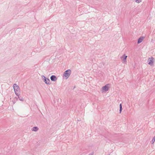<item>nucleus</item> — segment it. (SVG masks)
Here are the masks:
<instances>
[{"mask_svg":"<svg viewBox=\"0 0 155 155\" xmlns=\"http://www.w3.org/2000/svg\"><path fill=\"white\" fill-rule=\"evenodd\" d=\"M13 87L15 94L16 95H18L20 92V90L19 87L15 84H13Z\"/></svg>","mask_w":155,"mask_h":155,"instance_id":"obj_1","label":"nucleus"},{"mask_svg":"<svg viewBox=\"0 0 155 155\" xmlns=\"http://www.w3.org/2000/svg\"><path fill=\"white\" fill-rule=\"evenodd\" d=\"M71 73V71L70 69L66 71L64 73V76L67 79L69 77Z\"/></svg>","mask_w":155,"mask_h":155,"instance_id":"obj_2","label":"nucleus"},{"mask_svg":"<svg viewBox=\"0 0 155 155\" xmlns=\"http://www.w3.org/2000/svg\"><path fill=\"white\" fill-rule=\"evenodd\" d=\"M109 87V84H107L105 86H103L102 87V89L101 90V91L102 92H103L104 91H108L109 88L108 87Z\"/></svg>","mask_w":155,"mask_h":155,"instance_id":"obj_3","label":"nucleus"},{"mask_svg":"<svg viewBox=\"0 0 155 155\" xmlns=\"http://www.w3.org/2000/svg\"><path fill=\"white\" fill-rule=\"evenodd\" d=\"M148 61H149L148 64L151 66L152 65L154 61V58L152 57L150 58H149Z\"/></svg>","mask_w":155,"mask_h":155,"instance_id":"obj_4","label":"nucleus"},{"mask_svg":"<svg viewBox=\"0 0 155 155\" xmlns=\"http://www.w3.org/2000/svg\"><path fill=\"white\" fill-rule=\"evenodd\" d=\"M42 77L44 80V82L46 84H50V80L49 79L46 78L44 75H43Z\"/></svg>","mask_w":155,"mask_h":155,"instance_id":"obj_5","label":"nucleus"},{"mask_svg":"<svg viewBox=\"0 0 155 155\" xmlns=\"http://www.w3.org/2000/svg\"><path fill=\"white\" fill-rule=\"evenodd\" d=\"M127 57V56H125V54H124L121 57V58H123V63H125L126 62V59Z\"/></svg>","mask_w":155,"mask_h":155,"instance_id":"obj_6","label":"nucleus"},{"mask_svg":"<svg viewBox=\"0 0 155 155\" xmlns=\"http://www.w3.org/2000/svg\"><path fill=\"white\" fill-rule=\"evenodd\" d=\"M50 79L52 81H55L57 80V78L55 75H52Z\"/></svg>","mask_w":155,"mask_h":155,"instance_id":"obj_7","label":"nucleus"},{"mask_svg":"<svg viewBox=\"0 0 155 155\" xmlns=\"http://www.w3.org/2000/svg\"><path fill=\"white\" fill-rule=\"evenodd\" d=\"M144 38L143 37H140V38L138 40L137 43L139 44L141 43L143 40Z\"/></svg>","mask_w":155,"mask_h":155,"instance_id":"obj_8","label":"nucleus"},{"mask_svg":"<svg viewBox=\"0 0 155 155\" xmlns=\"http://www.w3.org/2000/svg\"><path fill=\"white\" fill-rule=\"evenodd\" d=\"M38 130V128L37 127H33L32 128L31 130L32 131H37Z\"/></svg>","mask_w":155,"mask_h":155,"instance_id":"obj_9","label":"nucleus"},{"mask_svg":"<svg viewBox=\"0 0 155 155\" xmlns=\"http://www.w3.org/2000/svg\"><path fill=\"white\" fill-rule=\"evenodd\" d=\"M20 95V93L19 94V95H17L18 96V98L20 101H23L24 100V98L23 97L19 96V95Z\"/></svg>","mask_w":155,"mask_h":155,"instance_id":"obj_10","label":"nucleus"},{"mask_svg":"<svg viewBox=\"0 0 155 155\" xmlns=\"http://www.w3.org/2000/svg\"><path fill=\"white\" fill-rule=\"evenodd\" d=\"M122 110V104H120V110H119L120 113H121V111Z\"/></svg>","mask_w":155,"mask_h":155,"instance_id":"obj_11","label":"nucleus"},{"mask_svg":"<svg viewBox=\"0 0 155 155\" xmlns=\"http://www.w3.org/2000/svg\"><path fill=\"white\" fill-rule=\"evenodd\" d=\"M155 141V136L153 137V138L152 139V143H153Z\"/></svg>","mask_w":155,"mask_h":155,"instance_id":"obj_12","label":"nucleus"},{"mask_svg":"<svg viewBox=\"0 0 155 155\" xmlns=\"http://www.w3.org/2000/svg\"><path fill=\"white\" fill-rule=\"evenodd\" d=\"M135 2L137 3H139L141 2V0H135Z\"/></svg>","mask_w":155,"mask_h":155,"instance_id":"obj_13","label":"nucleus"},{"mask_svg":"<svg viewBox=\"0 0 155 155\" xmlns=\"http://www.w3.org/2000/svg\"><path fill=\"white\" fill-rule=\"evenodd\" d=\"M94 153L93 152H91V153H90L88 155H93Z\"/></svg>","mask_w":155,"mask_h":155,"instance_id":"obj_14","label":"nucleus"},{"mask_svg":"<svg viewBox=\"0 0 155 155\" xmlns=\"http://www.w3.org/2000/svg\"><path fill=\"white\" fill-rule=\"evenodd\" d=\"M16 100H18V98H16Z\"/></svg>","mask_w":155,"mask_h":155,"instance_id":"obj_15","label":"nucleus"}]
</instances>
